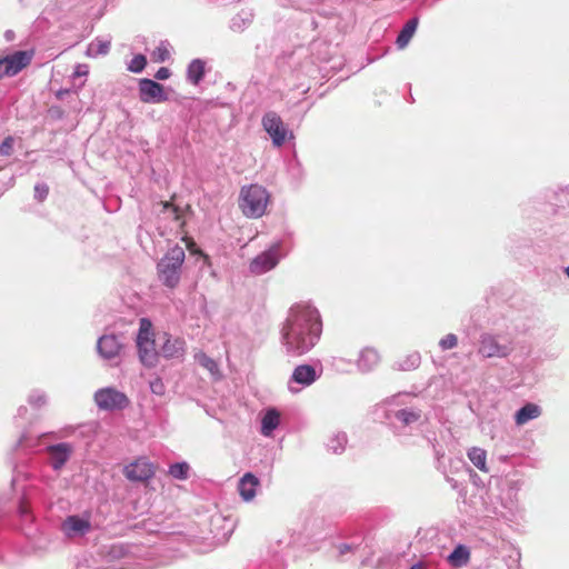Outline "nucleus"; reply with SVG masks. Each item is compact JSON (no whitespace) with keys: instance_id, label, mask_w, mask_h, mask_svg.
<instances>
[{"instance_id":"5fc2aeb1","label":"nucleus","mask_w":569,"mask_h":569,"mask_svg":"<svg viewBox=\"0 0 569 569\" xmlns=\"http://www.w3.org/2000/svg\"><path fill=\"white\" fill-rule=\"evenodd\" d=\"M493 513H495L496 516H501V517H503V513H502V512H497V511H495Z\"/></svg>"},{"instance_id":"473e14b6","label":"nucleus","mask_w":569,"mask_h":569,"mask_svg":"<svg viewBox=\"0 0 569 569\" xmlns=\"http://www.w3.org/2000/svg\"><path fill=\"white\" fill-rule=\"evenodd\" d=\"M421 357L418 352L408 355L403 360L398 362V369L408 371L419 367Z\"/></svg>"},{"instance_id":"a19ab883","label":"nucleus","mask_w":569,"mask_h":569,"mask_svg":"<svg viewBox=\"0 0 569 569\" xmlns=\"http://www.w3.org/2000/svg\"><path fill=\"white\" fill-rule=\"evenodd\" d=\"M171 72L168 68L161 67L154 74V78L158 80H167L170 77Z\"/></svg>"},{"instance_id":"423d86ee","label":"nucleus","mask_w":569,"mask_h":569,"mask_svg":"<svg viewBox=\"0 0 569 569\" xmlns=\"http://www.w3.org/2000/svg\"><path fill=\"white\" fill-rule=\"evenodd\" d=\"M513 350L510 341H501L499 336L482 333L479 339L478 353L483 358H505Z\"/></svg>"},{"instance_id":"c03bdc74","label":"nucleus","mask_w":569,"mask_h":569,"mask_svg":"<svg viewBox=\"0 0 569 569\" xmlns=\"http://www.w3.org/2000/svg\"><path fill=\"white\" fill-rule=\"evenodd\" d=\"M338 549L340 555H345L352 550V546L349 543H341L339 545Z\"/></svg>"},{"instance_id":"c85d7f7f","label":"nucleus","mask_w":569,"mask_h":569,"mask_svg":"<svg viewBox=\"0 0 569 569\" xmlns=\"http://www.w3.org/2000/svg\"><path fill=\"white\" fill-rule=\"evenodd\" d=\"M252 21L250 12L241 11L236 14L230 21V29L234 32L243 31Z\"/></svg>"},{"instance_id":"603ef678","label":"nucleus","mask_w":569,"mask_h":569,"mask_svg":"<svg viewBox=\"0 0 569 569\" xmlns=\"http://www.w3.org/2000/svg\"><path fill=\"white\" fill-rule=\"evenodd\" d=\"M410 569H421V565L415 563L413 566L410 567Z\"/></svg>"},{"instance_id":"09e8293b","label":"nucleus","mask_w":569,"mask_h":569,"mask_svg":"<svg viewBox=\"0 0 569 569\" xmlns=\"http://www.w3.org/2000/svg\"><path fill=\"white\" fill-rule=\"evenodd\" d=\"M26 440H27L26 435H22L21 438L19 439L18 443H17V447L22 446L26 442Z\"/></svg>"},{"instance_id":"412c9836","label":"nucleus","mask_w":569,"mask_h":569,"mask_svg":"<svg viewBox=\"0 0 569 569\" xmlns=\"http://www.w3.org/2000/svg\"><path fill=\"white\" fill-rule=\"evenodd\" d=\"M421 417L422 410L419 408H403L395 412V418L405 427L420 421Z\"/></svg>"},{"instance_id":"f3484780","label":"nucleus","mask_w":569,"mask_h":569,"mask_svg":"<svg viewBox=\"0 0 569 569\" xmlns=\"http://www.w3.org/2000/svg\"><path fill=\"white\" fill-rule=\"evenodd\" d=\"M280 425V412L276 408H268L261 418L260 432L264 437H271Z\"/></svg>"},{"instance_id":"20e7f679","label":"nucleus","mask_w":569,"mask_h":569,"mask_svg":"<svg viewBox=\"0 0 569 569\" xmlns=\"http://www.w3.org/2000/svg\"><path fill=\"white\" fill-rule=\"evenodd\" d=\"M261 124L276 148L282 147L288 138H293V133L288 130L281 117L274 111L266 112L261 119Z\"/></svg>"},{"instance_id":"3c124183","label":"nucleus","mask_w":569,"mask_h":569,"mask_svg":"<svg viewBox=\"0 0 569 569\" xmlns=\"http://www.w3.org/2000/svg\"><path fill=\"white\" fill-rule=\"evenodd\" d=\"M12 36H13V32H12V31L8 30V31L6 32V38H7L8 40H11V39H12Z\"/></svg>"},{"instance_id":"1a4fd4ad","label":"nucleus","mask_w":569,"mask_h":569,"mask_svg":"<svg viewBox=\"0 0 569 569\" xmlns=\"http://www.w3.org/2000/svg\"><path fill=\"white\" fill-rule=\"evenodd\" d=\"M91 529L92 526L89 513L68 516L61 523V531L70 539L84 537Z\"/></svg>"},{"instance_id":"8fccbe9b","label":"nucleus","mask_w":569,"mask_h":569,"mask_svg":"<svg viewBox=\"0 0 569 569\" xmlns=\"http://www.w3.org/2000/svg\"><path fill=\"white\" fill-rule=\"evenodd\" d=\"M231 532H232V528H229L228 532L223 533V537H222L223 541L228 540V538L230 537Z\"/></svg>"},{"instance_id":"f257e3e1","label":"nucleus","mask_w":569,"mask_h":569,"mask_svg":"<svg viewBox=\"0 0 569 569\" xmlns=\"http://www.w3.org/2000/svg\"><path fill=\"white\" fill-rule=\"evenodd\" d=\"M322 321L318 309L310 302L292 305L280 328V342L287 356L308 353L320 340Z\"/></svg>"},{"instance_id":"5701e85b","label":"nucleus","mask_w":569,"mask_h":569,"mask_svg":"<svg viewBox=\"0 0 569 569\" xmlns=\"http://www.w3.org/2000/svg\"><path fill=\"white\" fill-rule=\"evenodd\" d=\"M470 551L463 545H458L447 557L448 562L453 567H462L469 562Z\"/></svg>"},{"instance_id":"7ed1b4c3","label":"nucleus","mask_w":569,"mask_h":569,"mask_svg":"<svg viewBox=\"0 0 569 569\" xmlns=\"http://www.w3.org/2000/svg\"><path fill=\"white\" fill-rule=\"evenodd\" d=\"M268 202L269 193L260 184L243 186L240 190L239 207L248 218L257 219L262 217Z\"/></svg>"},{"instance_id":"58836bf2","label":"nucleus","mask_w":569,"mask_h":569,"mask_svg":"<svg viewBox=\"0 0 569 569\" xmlns=\"http://www.w3.org/2000/svg\"><path fill=\"white\" fill-rule=\"evenodd\" d=\"M150 390L157 396H162L166 390L162 380L160 378H156L154 380L150 381Z\"/></svg>"},{"instance_id":"c9c22d12","label":"nucleus","mask_w":569,"mask_h":569,"mask_svg":"<svg viewBox=\"0 0 569 569\" xmlns=\"http://www.w3.org/2000/svg\"><path fill=\"white\" fill-rule=\"evenodd\" d=\"M458 345V338L455 333H448L439 341V347L442 351L456 348Z\"/></svg>"},{"instance_id":"e433bc0d","label":"nucleus","mask_w":569,"mask_h":569,"mask_svg":"<svg viewBox=\"0 0 569 569\" xmlns=\"http://www.w3.org/2000/svg\"><path fill=\"white\" fill-rule=\"evenodd\" d=\"M49 194V187L47 183L39 182L34 186V199L39 202H42L47 199Z\"/></svg>"},{"instance_id":"4c0bfd02","label":"nucleus","mask_w":569,"mask_h":569,"mask_svg":"<svg viewBox=\"0 0 569 569\" xmlns=\"http://www.w3.org/2000/svg\"><path fill=\"white\" fill-rule=\"evenodd\" d=\"M13 144H14V138L11 136H8L4 138V140L0 143V156L8 157L13 151Z\"/></svg>"},{"instance_id":"4468645a","label":"nucleus","mask_w":569,"mask_h":569,"mask_svg":"<svg viewBox=\"0 0 569 569\" xmlns=\"http://www.w3.org/2000/svg\"><path fill=\"white\" fill-rule=\"evenodd\" d=\"M319 378V375L317 373L315 367L310 365H299L295 368L291 379L289 381V390L291 392H297L298 389H295L291 383H298L302 387H308L312 385L317 379Z\"/></svg>"},{"instance_id":"0eeeda50","label":"nucleus","mask_w":569,"mask_h":569,"mask_svg":"<svg viewBox=\"0 0 569 569\" xmlns=\"http://www.w3.org/2000/svg\"><path fill=\"white\" fill-rule=\"evenodd\" d=\"M123 349V343L121 341V337L110 333L103 335L98 339L97 350L99 356L107 361H110L112 365H118L120 362V355Z\"/></svg>"},{"instance_id":"2eb2a0df","label":"nucleus","mask_w":569,"mask_h":569,"mask_svg":"<svg viewBox=\"0 0 569 569\" xmlns=\"http://www.w3.org/2000/svg\"><path fill=\"white\" fill-rule=\"evenodd\" d=\"M260 486V480L251 472H246L238 481V492L241 499L250 502L257 495V489Z\"/></svg>"},{"instance_id":"393cba45","label":"nucleus","mask_w":569,"mask_h":569,"mask_svg":"<svg viewBox=\"0 0 569 569\" xmlns=\"http://www.w3.org/2000/svg\"><path fill=\"white\" fill-rule=\"evenodd\" d=\"M204 76V61L193 59L187 68V80L192 84H198Z\"/></svg>"},{"instance_id":"6ab92c4d","label":"nucleus","mask_w":569,"mask_h":569,"mask_svg":"<svg viewBox=\"0 0 569 569\" xmlns=\"http://www.w3.org/2000/svg\"><path fill=\"white\" fill-rule=\"evenodd\" d=\"M139 359L146 367H154L158 361V352L154 347V340L147 343H138Z\"/></svg>"},{"instance_id":"9b49d317","label":"nucleus","mask_w":569,"mask_h":569,"mask_svg":"<svg viewBox=\"0 0 569 569\" xmlns=\"http://www.w3.org/2000/svg\"><path fill=\"white\" fill-rule=\"evenodd\" d=\"M123 473L132 482H146L154 476L156 467L147 458L141 457L127 465Z\"/></svg>"},{"instance_id":"a18cd8bd","label":"nucleus","mask_w":569,"mask_h":569,"mask_svg":"<svg viewBox=\"0 0 569 569\" xmlns=\"http://www.w3.org/2000/svg\"><path fill=\"white\" fill-rule=\"evenodd\" d=\"M28 512H29L28 507L24 505V502L21 501L20 505H19V513L21 516H24Z\"/></svg>"},{"instance_id":"7c9ffc66","label":"nucleus","mask_w":569,"mask_h":569,"mask_svg":"<svg viewBox=\"0 0 569 569\" xmlns=\"http://www.w3.org/2000/svg\"><path fill=\"white\" fill-rule=\"evenodd\" d=\"M190 466L188 462H176L169 466L168 473L177 480H187L189 478Z\"/></svg>"},{"instance_id":"f8f14e48","label":"nucleus","mask_w":569,"mask_h":569,"mask_svg":"<svg viewBox=\"0 0 569 569\" xmlns=\"http://www.w3.org/2000/svg\"><path fill=\"white\" fill-rule=\"evenodd\" d=\"M44 451L48 456V462L52 470L60 471L70 460L74 448L69 442H59L56 445L47 446Z\"/></svg>"},{"instance_id":"bb28decb","label":"nucleus","mask_w":569,"mask_h":569,"mask_svg":"<svg viewBox=\"0 0 569 569\" xmlns=\"http://www.w3.org/2000/svg\"><path fill=\"white\" fill-rule=\"evenodd\" d=\"M348 437L346 432L338 431L333 433L327 441V448L332 453H342L346 449Z\"/></svg>"},{"instance_id":"ddd939ff","label":"nucleus","mask_w":569,"mask_h":569,"mask_svg":"<svg viewBox=\"0 0 569 569\" xmlns=\"http://www.w3.org/2000/svg\"><path fill=\"white\" fill-rule=\"evenodd\" d=\"M280 242L273 243L268 250L258 254L250 263V271L262 274L273 269L279 262Z\"/></svg>"},{"instance_id":"9d476101","label":"nucleus","mask_w":569,"mask_h":569,"mask_svg":"<svg viewBox=\"0 0 569 569\" xmlns=\"http://www.w3.org/2000/svg\"><path fill=\"white\" fill-rule=\"evenodd\" d=\"M139 99L143 103H161L169 100L164 87L151 79L139 80Z\"/></svg>"},{"instance_id":"37998d69","label":"nucleus","mask_w":569,"mask_h":569,"mask_svg":"<svg viewBox=\"0 0 569 569\" xmlns=\"http://www.w3.org/2000/svg\"><path fill=\"white\" fill-rule=\"evenodd\" d=\"M88 67L86 64H78L74 71V76L81 77L88 74Z\"/></svg>"},{"instance_id":"79ce46f5","label":"nucleus","mask_w":569,"mask_h":569,"mask_svg":"<svg viewBox=\"0 0 569 569\" xmlns=\"http://www.w3.org/2000/svg\"><path fill=\"white\" fill-rule=\"evenodd\" d=\"M410 395L408 393H399V395H396L393 396L391 399L388 400V402H395V403H405V401H402L403 398H409Z\"/></svg>"},{"instance_id":"a878e982","label":"nucleus","mask_w":569,"mask_h":569,"mask_svg":"<svg viewBox=\"0 0 569 569\" xmlns=\"http://www.w3.org/2000/svg\"><path fill=\"white\" fill-rule=\"evenodd\" d=\"M467 456L472 465L480 471L488 472L487 467V452L485 449L479 447H472L468 450Z\"/></svg>"},{"instance_id":"a211bd4d","label":"nucleus","mask_w":569,"mask_h":569,"mask_svg":"<svg viewBox=\"0 0 569 569\" xmlns=\"http://www.w3.org/2000/svg\"><path fill=\"white\" fill-rule=\"evenodd\" d=\"M541 415V408L532 402H528L522 406L515 413V422L517 426H523L529 421L539 418Z\"/></svg>"},{"instance_id":"2f4dec72","label":"nucleus","mask_w":569,"mask_h":569,"mask_svg":"<svg viewBox=\"0 0 569 569\" xmlns=\"http://www.w3.org/2000/svg\"><path fill=\"white\" fill-rule=\"evenodd\" d=\"M154 62H164L170 58V43L164 40L151 53Z\"/></svg>"},{"instance_id":"ea45409f","label":"nucleus","mask_w":569,"mask_h":569,"mask_svg":"<svg viewBox=\"0 0 569 569\" xmlns=\"http://www.w3.org/2000/svg\"><path fill=\"white\" fill-rule=\"evenodd\" d=\"M162 206L164 212H168V214L171 216L174 220H179V209L176 206L170 202H162Z\"/></svg>"},{"instance_id":"aec40b11","label":"nucleus","mask_w":569,"mask_h":569,"mask_svg":"<svg viewBox=\"0 0 569 569\" xmlns=\"http://www.w3.org/2000/svg\"><path fill=\"white\" fill-rule=\"evenodd\" d=\"M379 360L380 357L377 350L372 348H365L360 352L357 366L360 371L368 372L378 365Z\"/></svg>"},{"instance_id":"6e6552de","label":"nucleus","mask_w":569,"mask_h":569,"mask_svg":"<svg viewBox=\"0 0 569 569\" xmlns=\"http://www.w3.org/2000/svg\"><path fill=\"white\" fill-rule=\"evenodd\" d=\"M31 59L32 53L22 50L0 58V80L3 77H13L18 74L31 62Z\"/></svg>"},{"instance_id":"f704fd0d","label":"nucleus","mask_w":569,"mask_h":569,"mask_svg":"<svg viewBox=\"0 0 569 569\" xmlns=\"http://www.w3.org/2000/svg\"><path fill=\"white\" fill-rule=\"evenodd\" d=\"M28 402L39 409L41 407H43L44 405H47V396L43 391L41 390H34L32 391L29 397H28Z\"/></svg>"},{"instance_id":"49530a36","label":"nucleus","mask_w":569,"mask_h":569,"mask_svg":"<svg viewBox=\"0 0 569 569\" xmlns=\"http://www.w3.org/2000/svg\"><path fill=\"white\" fill-rule=\"evenodd\" d=\"M226 521H227V519H224V518H222L220 516L213 517L212 520H211L212 523L226 522Z\"/></svg>"},{"instance_id":"cd10ccee","label":"nucleus","mask_w":569,"mask_h":569,"mask_svg":"<svg viewBox=\"0 0 569 569\" xmlns=\"http://www.w3.org/2000/svg\"><path fill=\"white\" fill-rule=\"evenodd\" d=\"M110 40L94 39L87 48V56L90 58H97L99 56H106L110 50Z\"/></svg>"},{"instance_id":"dca6fc26","label":"nucleus","mask_w":569,"mask_h":569,"mask_svg":"<svg viewBox=\"0 0 569 569\" xmlns=\"http://www.w3.org/2000/svg\"><path fill=\"white\" fill-rule=\"evenodd\" d=\"M161 352L167 359H181L186 352V341L170 336L166 339Z\"/></svg>"},{"instance_id":"4be33fe9","label":"nucleus","mask_w":569,"mask_h":569,"mask_svg":"<svg viewBox=\"0 0 569 569\" xmlns=\"http://www.w3.org/2000/svg\"><path fill=\"white\" fill-rule=\"evenodd\" d=\"M194 360L202 368L208 370L209 373L211 375V377L214 380H220L221 379L222 376H221V372L219 370V366H218L217 361L213 360L212 358H210L208 355H206L204 352L200 351V352L194 355Z\"/></svg>"},{"instance_id":"864d4df0","label":"nucleus","mask_w":569,"mask_h":569,"mask_svg":"<svg viewBox=\"0 0 569 569\" xmlns=\"http://www.w3.org/2000/svg\"><path fill=\"white\" fill-rule=\"evenodd\" d=\"M565 273L569 278V266L565 269Z\"/></svg>"},{"instance_id":"39448f33","label":"nucleus","mask_w":569,"mask_h":569,"mask_svg":"<svg viewBox=\"0 0 569 569\" xmlns=\"http://www.w3.org/2000/svg\"><path fill=\"white\" fill-rule=\"evenodd\" d=\"M93 399L97 407L104 411L122 410L130 403L129 398L113 387L98 389Z\"/></svg>"},{"instance_id":"de8ad7c7","label":"nucleus","mask_w":569,"mask_h":569,"mask_svg":"<svg viewBox=\"0 0 569 569\" xmlns=\"http://www.w3.org/2000/svg\"><path fill=\"white\" fill-rule=\"evenodd\" d=\"M28 409L26 407H20L18 409V416L23 417L27 413Z\"/></svg>"},{"instance_id":"f03ea898","label":"nucleus","mask_w":569,"mask_h":569,"mask_svg":"<svg viewBox=\"0 0 569 569\" xmlns=\"http://www.w3.org/2000/svg\"><path fill=\"white\" fill-rule=\"evenodd\" d=\"M186 259L182 247L176 244L168 249L157 264V272L160 282L169 288L178 287L181 278V269Z\"/></svg>"},{"instance_id":"72a5a7b5","label":"nucleus","mask_w":569,"mask_h":569,"mask_svg":"<svg viewBox=\"0 0 569 569\" xmlns=\"http://www.w3.org/2000/svg\"><path fill=\"white\" fill-rule=\"evenodd\" d=\"M146 66V56L138 53L127 63V70L132 73H141L144 70Z\"/></svg>"},{"instance_id":"c756f323","label":"nucleus","mask_w":569,"mask_h":569,"mask_svg":"<svg viewBox=\"0 0 569 569\" xmlns=\"http://www.w3.org/2000/svg\"><path fill=\"white\" fill-rule=\"evenodd\" d=\"M152 323L147 318H141L139 323V332L137 335V345L153 341Z\"/></svg>"},{"instance_id":"b1692460","label":"nucleus","mask_w":569,"mask_h":569,"mask_svg":"<svg viewBox=\"0 0 569 569\" xmlns=\"http://www.w3.org/2000/svg\"><path fill=\"white\" fill-rule=\"evenodd\" d=\"M418 27V19L412 18L402 27L401 31L399 32L396 43L399 49H403L412 38L413 33L416 32Z\"/></svg>"}]
</instances>
